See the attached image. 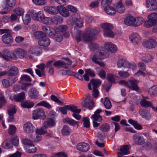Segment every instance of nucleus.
I'll list each match as a JSON object with an SVG mask.
<instances>
[{
    "mask_svg": "<svg viewBox=\"0 0 157 157\" xmlns=\"http://www.w3.org/2000/svg\"><path fill=\"white\" fill-rule=\"evenodd\" d=\"M117 51V50H94V55L92 58V61L95 64L104 67L105 64L99 60L107 58L110 54L114 53Z\"/></svg>",
    "mask_w": 157,
    "mask_h": 157,
    "instance_id": "f257e3e1",
    "label": "nucleus"
},
{
    "mask_svg": "<svg viewBox=\"0 0 157 157\" xmlns=\"http://www.w3.org/2000/svg\"><path fill=\"white\" fill-rule=\"evenodd\" d=\"M68 26L67 25H60L56 28L54 37L56 40L58 42H61L63 39V36L66 38H68L70 36V34L67 31Z\"/></svg>",
    "mask_w": 157,
    "mask_h": 157,
    "instance_id": "f03ea898",
    "label": "nucleus"
},
{
    "mask_svg": "<svg viewBox=\"0 0 157 157\" xmlns=\"http://www.w3.org/2000/svg\"><path fill=\"white\" fill-rule=\"evenodd\" d=\"M98 33L96 29L89 28L82 34V40L87 43H91L94 40V36Z\"/></svg>",
    "mask_w": 157,
    "mask_h": 157,
    "instance_id": "7ed1b4c3",
    "label": "nucleus"
},
{
    "mask_svg": "<svg viewBox=\"0 0 157 157\" xmlns=\"http://www.w3.org/2000/svg\"><path fill=\"white\" fill-rule=\"evenodd\" d=\"M0 57L7 60L8 59L12 60H16L17 59L16 50L13 51H10L9 50H4L2 53L0 52Z\"/></svg>",
    "mask_w": 157,
    "mask_h": 157,
    "instance_id": "20e7f679",
    "label": "nucleus"
},
{
    "mask_svg": "<svg viewBox=\"0 0 157 157\" xmlns=\"http://www.w3.org/2000/svg\"><path fill=\"white\" fill-rule=\"evenodd\" d=\"M101 27L103 29L105 36L110 38L114 37V33L111 30L113 28L112 24L106 23L102 24L101 25Z\"/></svg>",
    "mask_w": 157,
    "mask_h": 157,
    "instance_id": "39448f33",
    "label": "nucleus"
},
{
    "mask_svg": "<svg viewBox=\"0 0 157 157\" xmlns=\"http://www.w3.org/2000/svg\"><path fill=\"white\" fill-rule=\"evenodd\" d=\"M64 59L65 62L58 60L53 63V66L55 67H62L65 69H70V66L72 62L67 58Z\"/></svg>",
    "mask_w": 157,
    "mask_h": 157,
    "instance_id": "423d86ee",
    "label": "nucleus"
},
{
    "mask_svg": "<svg viewBox=\"0 0 157 157\" xmlns=\"http://www.w3.org/2000/svg\"><path fill=\"white\" fill-rule=\"evenodd\" d=\"M82 106L88 107L90 109H92L94 107V102L89 94H87L86 98L82 103Z\"/></svg>",
    "mask_w": 157,
    "mask_h": 157,
    "instance_id": "0eeeda50",
    "label": "nucleus"
},
{
    "mask_svg": "<svg viewBox=\"0 0 157 157\" xmlns=\"http://www.w3.org/2000/svg\"><path fill=\"white\" fill-rule=\"evenodd\" d=\"M33 119L35 120H37L40 118L44 119L45 118L46 115L42 109L38 108L33 111Z\"/></svg>",
    "mask_w": 157,
    "mask_h": 157,
    "instance_id": "6e6552de",
    "label": "nucleus"
},
{
    "mask_svg": "<svg viewBox=\"0 0 157 157\" xmlns=\"http://www.w3.org/2000/svg\"><path fill=\"white\" fill-rule=\"evenodd\" d=\"M130 41L135 45L139 44L141 42V38L137 33H133L129 36Z\"/></svg>",
    "mask_w": 157,
    "mask_h": 157,
    "instance_id": "1a4fd4ad",
    "label": "nucleus"
},
{
    "mask_svg": "<svg viewBox=\"0 0 157 157\" xmlns=\"http://www.w3.org/2000/svg\"><path fill=\"white\" fill-rule=\"evenodd\" d=\"M17 80L18 78L17 77L4 79L2 81V84L4 87L8 88L12 86Z\"/></svg>",
    "mask_w": 157,
    "mask_h": 157,
    "instance_id": "9d476101",
    "label": "nucleus"
},
{
    "mask_svg": "<svg viewBox=\"0 0 157 157\" xmlns=\"http://www.w3.org/2000/svg\"><path fill=\"white\" fill-rule=\"evenodd\" d=\"M32 18L35 21L40 22L42 21L44 17V14L42 11H40L37 13L34 11L31 12Z\"/></svg>",
    "mask_w": 157,
    "mask_h": 157,
    "instance_id": "9b49d317",
    "label": "nucleus"
},
{
    "mask_svg": "<svg viewBox=\"0 0 157 157\" xmlns=\"http://www.w3.org/2000/svg\"><path fill=\"white\" fill-rule=\"evenodd\" d=\"M133 140L136 145H142L144 143L145 139L140 134H135L133 136Z\"/></svg>",
    "mask_w": 157,
    "mask_h": 157,
    "instance_id": "f8f14e48",
    "label": "nucleus"
},
{
    "mask_svg": "<svg viewBox=\"0 0 157 157\" xmlns=\"http://www.w3.org/2000/svg\"><path fill=\"white\" fill-rule=\"evenodd\" d=\"M35 127L31 123L28 122L23 125V129L24 132L27 133H31L34 132Z\"/></svg>",
    "mask_w": 157,
    "mask_h": 157,
    "instance_id": "ddd939ff",
    "label": "nucleus"
},
{
    "mask_svg": "<svg viewBox=\"0 0 157 157\" xmlns=\"http://www.w3.org/2000/svg\"><path fill=\"white\" fill-rule=\"evenodd\" d=\"M142 45L145 48H153L156 46L157 43L155 40L150 39L144 42Z\"/></svg>",
    "mask_w": 157,
    "mask_h": 157,
    "instance_id": "4468645a",
    "label": "nucleus"
},
{
    "mask_svg": "<svg viewBox=\"0 0 157 157\" xmlns=\"http://www.w3.org/2000/svg\"><path fill=\"white\" fill-rule=\"evenodd\" d=\"M147 7L151 10L155 11L157 9V2L156 0H147Z\"/></svg>",
    "mask_w": 157,
    "mask_h": 157,
    "instance_id": "2eb2a0df",
    "label": "nucleus"
},
{
    "mask_svg": "<svg viewBox=\"0 0 157 157\" xmlns=\"http://www.w3.org/2000/svg\"><path fill=\"white\" fill-rule=\"evenodd\" d=\"M77 149L79 151L82 152H86L90 149L89 145L86 143H80L77 145Z\"/></svg>",
    "mask_w": 157,
    "mask_h": 157,
    "instance_id": "dca6fc26",
    "label": "nucleus"
},
{
    "mask_svg": "<svg viewBox=\"0 0 157 157\" xmlns=\"http://www.w3.org/2000/svg\"><path fill=\"white\" fill-rule=\"evenodd\" d=\"M101 82L100 80L98 79H93L90 81L88 84V87L89 90L92 89L91 85L93 86V88H97L101 85Z\"/></svg>",
    "mask_w": 157,
    "mask_h": 157,
    "instance_id": "f3484780",
    "label": "nucleus"
},
{
    "mask_svg": "<svg viewBox=\"0 0 157 157\" xmlns=\"http://www.w3.org/2000/svg\"><path fill=\"white\" fill-rule=\"evenodd\" d=\"M36 67L38 69L35 70L36 74L39 77H41L42 76L44 75V70L45 67V64L42 63L36 66Z\"/></svg>",
    "mask_w": 157,
    "mask_h": 157,
    "instance_id": "a211bd4d",
    "label": "nucleus"
},
{
    "mask_svg": "<svg viewBox=\"0 0 157 157\" xmlns=\"http://www.w3.org/2000/svg\"><path fill=\"white\" fill-rule=\"evenodd\" d=\"M85 74L83 75L84 79L86 81L89 80V76L94 77L95 75L94 71L90 68L86 69L85 70Z\"/></svg>",
    "mask_w": 157,
    "mask_h": 157,
    "instance_id": "6ab92c4d",
    "label": "nucleus"
},
{
    "mask_svg": "<svg viewBox=\"0 0 157 157\" xmlns=\"http://www.w3.org/2000/svg\"><path fill=\"white\" fill-rule=\"evenodd\" d=\"M44 9L45 11L51 14H57L59 13L58 6L55 7L46 6L44 7Z\"/></svg>",
    "mask_w": 157,
    "mask_h": 157,
    "instance_id": "aec40b11",
    "label": "nucleus"
},
{
    "mask_svg": "<svg viewBox=\"0 0 157 157\" xmlns=\"http://www.w3.org/2000/svg\"><path fill=\"white\" fill-rule=\"evenodd\" d=\"M138 82L136 80H130L128 81L127 87L131 90L137 91L139 88L137 86Z\"/></svg>",
    "mask_w": 157,
    "mask_h": 157,
    "instance_id": "412c9836",
    "label": "nucleus"
},
{
    "mask_svg": "<svg viewBox=\"0 0 157 157\" xmlns=\"http://www.w3.org/2000/svg\"><path fill=\"white\" fill-rule=\"evenodd\" d=\"M2 40L4 43L10 44L13 42V39L10 34L6 33L2 36Z\"/></svg>",
    "mask_w": 157,
    "mask_h": 157,
    "instance_id": "4be33fe9",
    "label": "nucleus"
},
{
    "mask_svg": "<svg viewBox=\"0 0 157 157\" xmlns=\"http://www.w3.org/2000/svg\"><path fill=\"white\" fill-rule=\"evenodd\" d=\"M102 112V110L100 109H98L94 112V114L91 116V118L93 121H97L101 122L102 120V118L99 114Z\"/></svg>",
    "mask_w": 157,
    "mask_h": 157,
    "instance_id": "5701e85b",
    "label": "nucleus"
},
{
    "mask_svg": "<svg viewBox=\"0 0 157 157\" xmlns=\"http://www.w3.org/2000/svg\"><path fill=\"white\" fill-rule=\"evenodd\" d=\"M50 43V40L48 37H46L45 36L40 40L38 41L39 44L41 46L47 47L49 46Z\"/></svg>",
    "mask_w": 157,
    "mask_h": 157,
    "instance_id": "b1692460",
    "label": "nucleus"
},
{
    "mask_svg": "<svg viewBox=\"0 0 157 157\" xmlns=\"http://www.w3.org/2000/svg\"><path fill=\"white\" fill-rule=\"evenodd\" d=\"M139 113L140 116L146 120H149L151 117V114L147 110L141 109L139 110Z\"/></svg>",
    "mask_w": 157,
    "mask_h": 157,
    "instance_id": "393cba45",
    "label": "nucleus"
},
{
    "mask_svg": "<svg viewBox=\"0 0 157 157\" xmlns=\"http://www.w3.org/2000/svg\"><path fill=\"white\" fill-rule=\"evenodd\" d=\"M104 10L107 14L110 15H114L116 13L115 8L110 6H105Z\"/></svg>",
    "mask_w": 157,
    "mask_h": 157,
    "instance_id": "a878e982",
    "label": "nucleus"
},
{
    "mask_svg": "<svg viewBox=\"0 0 157 157\" xmlns=\"http://www.w3.org/2000/svg\"><path fill=\"white\" fill-rule=\"evenodd\" d=\"M42 28V29L45 33L49 36H54L55 30L53 28L48 25L43 26Z\"/></svg>",
    "mask_w": 157,
    "mask_h": 157,
    "instance_id": "bb28decb",
    "label": "nucleus"
},
{
    "mask_svg": "<svg viewBox=\"0 0 157 157\" xmlns=\"http://www.w3.org/2000/svg\"><path fill=\"white\" fill-rule=\"evenodd\" d=\"M18 73V70L16 67H12L6 72V74L10 76H14L16 75Z\"/></svg>",
    "mask_w": 157,
    "mask_h": 157,
    "instance_id": "cd10ccee",
    "label": "nucleus"
},
{
    "mask_svg": "<svg viewBox=\"0 0 157 157\" xmlns=\"http://www.w3.org/2000/svg\"><path fill=\"white\" fill-rule=\"evenodd\" d=\"M59 12L63 17H66L69 15V13L68 10L65 7L62 6H58Z\"/></svg>",
    "mask_w": 157,
    "mask_h": 157,
    "instance_id": "c85d7f7f",
    "label": "nucleus"
},
{
    "mask_svg": "<svg viewBox=\"0 0 157 157\" xmlns=\"http://www.w3.org/2000/svg\"><path fill=\"white\" fill-rule=\"evenodd\" d=\"M24 148L25 151L29 153H35L37 150L33 144L29 145V146H24Z\"/></svg>",
    "mask_w": 157,
    "mask_h": 157,
    "instance_id": "c756f323",
    "label": "nucleus"
},
{
    "mask_svg": "<svg viewBox=\"0 0 157 157\" xmlns=\"http://www.w3.org/2000/svg\"><path fill=\"white\" fill-rule=\"evenodd\" d=\"M134 17L129 16L126 17L124 19V23L129 26H134Z\"/></svg>",
    "mask_w": 157,
    "mask_h": 157,
    "instance_id": "7c9ffc66",
    "label": "nucleus"
},
{
    "mask_svg": "<svg viewBox=\"0 0 157 157\" xmlns=\"http://www.w3.org/2000/svg\"><path fill=\"white\" fill-rule=\"evenodd\" d=\"M56 124L54 120L52 119H48L47 121H44L43 123V126L45 128H48L49 126H53Z\"/></svg>",
    "mask_w": 157,
    "mask_h": 157,
    "instance_id": "2f4dec72",
    "label": "nucleus"
},
{
    "mask_svg": "<svg viewBox=\"0 0 157 157\" xmlns=\"http://www.w3.org/2000/svg\"><path fill=\"white\" fill-rule=\"evenodd\" d=\"M29 95L32 99H36L38 97V93L35 88H32L30 90Z\"/></svg>",
    "mask_w": 157,
    "mask_h": 157,
    "instance_id": "473e14b6",
    "label": "nucleus"
},
{
    "mask_svg": "<svg viewBox=\"0 0 157 157\" xmlns=\"http://www.w3.org/2000/svg\"><path fill=\"white\" fill-rule=\"evenodd\" d=\"M115 10L116 12L117 11L120 13H124L125 11V7L123 5L121 2H119L116 6Z\"/></svg>",
    "mask_w": 157,
    "mask_h": 157,
    "instance_id": "72a5a7b5",
    "label": "nucleus"
},
{
    "mask_svg": "<svg viewBox=\"0 0 157 157\" xmlns=\"http://www.w3.org/2000/svg\"><path fill=\"white\" fill-rule=\"evenodd\" d=\"M17 58L22 59L25 57L27 53L25 50H16Z\"/></svg>",
    "mask_w": 157,
    "mask_h": 157,
    "instance_id": "f704fd0d",
    "label": "nucleus"
},
{
    "mask_svg": "<svg viewBox=\"0 0 157 157\" xmlns=\"http://www.w3.org/2000/svg\"><path fill=\"white\" fill-rule=\"evenodd\" d=\"M149 94L152 96H157V85L154 86L150 88L148 90Z\"/></svg>",
    "mask_w": 157,
    "mask_h": 157,
    "instance_id": "c9c22d12",
    "label": "nucleus"
},
{
    "mask_svg": "<svg viewBox=\"0 0 157 157\" xmlns=\"http://www.w3.org/2000/svg\"><path fill=\"white\" fill-rule=\"evenodd\" d=\"M128 121L130 124L132 125L136 129L140 130L142 129V126L138 123L136 121L132 119H129L128 120Z\"/></svg>",
    "mask_w": 157,
    "mask_h": 157,
    "instance_id": "e433bc0d",
    "label": "nucleus"
},
{
    "mask_svg": "<svg viewBox=\"0 0 157 157\" xmlns=\"http://www.w3.org/2000/svg\"><path fill=\"white\" fill-rule=\"evenodd\" d=\"M134 27H137L142 24L144 21V19L142 17H134Z\"/></svg>",
    "mask_w": 157,
    "mask_h": 157,
    "instance_id": "4c0bfd02",
    "label": "nucleus"
},
{
    "mask_svg": "<svg viewBox=\"0 0 157 157\" xmlns=\"http://www.w3.org/2000/svg\"><path fill=\"white\" fill-rule=\"evenodd\" d=\"M7 10L10 11L12 9L16 4L15 0H6Z\"/></svg>",
    "mask_w": 157,
    "mask_h": 157,
    "instance_id": "58836bf2",
    "label": "nucleus"
},
{
    "mask_svg": "<svg viewBox=\"0 0 157 157\" xmlns=\"http://www.w3.org/2000/svg\"><path fill=\"white\" fill-rule=\"evenodd\" d=\"M63 21V18L60 16H56L52 18V22L56 24H60Z\"/></svg>",
    "mask_w": 157,
    "mask_h": 157,
    "instance_id": "ea45409f",
    "label": "nucleus"
},
{
    "mask_svg": "<svg viewBox=\"0 0 157 157\" xmlns=\"http://www.w3.org/2000/svg\"><path fill=\"white\" fill-rule=\"evenodd\" d=\"M25 98V94L24 92H22L20 94L15 95L14 97V99L16 101H21L23 100Z\"/></svg>",
    "mask_w": 157,
    "mask_h": 157,
    "instance_id": "a19ab883",
    "label": "nucleus"
},
{
    "mask_svg": "<svg viewBox=\"0 0 157 157\" xmlns=\"http://www.w3.org/2000/svg\"><path fill=\"white\" fill-rule=\"evenodd\" d=\"M140 103L142 106L144 107H151L152 105V103L151 102L145 99L141 100Z\"/></svg>",
    "mask_w": 157,
    "mask_h": 157,
    "instance_id": "79ce46f5",
    "label": "nucleus"
},
{
    "mask_svg": "<svg viewBox=\"0 0 157 157\" xmlns=\"http://www.w3.org/2000/svg\"><path fill=\"white\" fill-rule=\"evenodd\" d=\"M129 147L127 145H125L121 146L120 148V151L121 152L123 155H128L130 153L129 151Z\"/></svg>",
    "mask_w": 157,
    "mask_h": 157,
    "instance_id": "37998d69",
    "label": "nucleus"
},
{
    "mask_svg": "<svg viewBox=\"0 0 157 157\" xmlns=\"http://www.w3.org/2000/svg\"><path fill=\"white\" fill-rule=\"evenodd\" d=\"M71 132L70 127L67 125L64 126L62 130V133L63 135H69Z\"/></svg>",
    "mask_w": 157,
    "mask_h": 157,
    "instance_id": "c03bdc74",
    "label": "nucleus"
},
{
    "mask_svg": "<svg viewBox=\"0 0 157 157\" xmlns=\"http://www.w3.org/2000/svg\"><path fill=\"white\" fill-rule=\"evenodd\" d=\"M22 19L25 25H28L31 22V19L29 14H26L24 16H22Z\"/></svg>",
    "mask_w": 157,
    "mask_h": 157,
    "instance_id": "a18cd8bd",
    "label": "nucleus"
},
{
    "mask_svg": "<svg viewBox=\"0 0 157 157\" xmlns=\"http://www.w3.org/2000/svg\"><path fill=\"white\" fill-rule=\"evenodd\" d=\"M21 105L22 107L30 108L34 106V103L32 102L27 101L22 103Z\"/></svg>",
    "mask_w": 157,
    "mask_h": 157,
    "instance_id": "49530a36",
    "label": "nucleus"
},
{
    "mask_svg": "<svg viewBox=\"0 0 157 157\" xmlns=\"http://www.w3.org/2000/svg\"><path fill=\"white\" fill-rule=\"evenodd\" d=\"M75 38L78 42H79L82 40V34L79 30H76L75 33Z\"/></svg>",
    "mask_w": 157,
    "mask_h": 157,
    "instance_id": "de8ad7c7",
    "label": "nucleus"
},
{
    "mask_svg": "<svg viewBox=\"0 0 157 157\" xmlns=\"http://www.w3.org/2000/svg\"><path fill=\"white\" fill-rule=\"evenodd\" d=\"M63 122L71 125H75L77 124L78 122L69 118H67L63 120Z\"/></svg>",
    "mask_w": 157,
    "mask_h": 157,
    "instance_id": "09e8293b",
    "label": "nucleus"
},
{
    "mask_svg": "<svg viewBox=\"0 0 157 157\" xmlns=\"http://www.w3.org/2000/svg\"><path fill=\"white\" fill-rule=\"evenodd\" d=\"M104 46L105 49H116L117 48L116 45L112 43H106L105 44Z\"/></svg>",
    "mask_w": 157,
    "mask_h": 157,
    "instance_id": "8fccbe9b",
    "label": "nucleus"
},
{
    "mask_svg": "<svg viewBox=\"0 0 157 157\" xmlns=\"http://www.w3.org/2000/svg\"><path fill=\"white\" fill-rule=\"evenodd\" d=\"M13 12L17 16H22L24 13V11L22 8L18 7L14 9Z\"/></svg>",
    "mask_w": 157,
    "mask_h": 157,
    "instance_id": "3c124183",
    "label": "nucleus"
},
{
    "mask_svg": "<svg viewBox=\"0 0 157 157\" xmlns=\"http://www.w3.org/2000/svg\"><path fill=\"white\" fill-rule=\"evenodd\" d=\"M17 111V109L14 105H12L10 106L8 109V114L14 115Z\"/></svg>",
    "mask_w": 157,
    "mask_h": 157,
    "instance_id": "603ef678",
    "label": "nucleus"
},
{
    "mask_svg": "<svg viewBox=\"0 0 157 157\" xmlns=\"http://www.w3.org/2000/svg\"><path fill=\"white\" fill-rule=\"evenodd\" d=\"M83 22L82 19L80 17L75 18L74 21V22L75 23V25L79 27L83 25Z\"/></svg>",
    "mask_w": 157,
    "mask_h": 157,
    "instance_id": "864d4df0",
    "label": "nucleus"
},
{
    "mask_svg": "<svg viewBox=\"0 0 157 157\" xmlns=\"http://www.w3.org/2000/svg\"><path fill=\"white\" fill-rule=\"evenodd\" d=\"M2 147L5 149H8L12 147L10 141L8 140H6L2 144Z\"/></svg>",
    "mask_w": 157,
    "mask_h": 157,
    "instance_id": "5fc2aeb1",
    "label": "nucleus"
},
{
    "mask_svg": "<svg viewBox=\"0 0 157 157\" xmlns=\"http://www.w3.org/2000/svg\"><path fill=\"white\" fill-rule=\"evenodd\" d=\"M153 59V57L151 55L147 54L144 56L142 58V61L145 63H148L151 61Z\"/></svg>",
    "mask_w": 157,
    "mask_h": 157,
    "instance_id": "6e6d98bb",
    "label": "nucleus"
},
{
    "mask_svg": "<svg viewBox=\"0 0 157 157\" xmlns=\"http://www.w3.org/2000/svg\"><path fill=\"white\" fill-rule=\"evenodd\" d=\"M107 77L109 81L110 82H114L115 81L117 76L114 75L109 73L107 74Z\"/></svg>",
    "mask_w": 157,
    "mask_h": 157,
    "instance_id": "4d7b16f0",
    "label": "nucleus"
},
{
    "mask_svg": "<svg viewBox=\"0 0 157 157\" xmlns=\"http://www.w3.org/2000/svg\"><path fill=\"white\" fill-rule=\"evenodd\" d=\"M148 18L149 20L155 21L156 23L157 20V13H153L149 14L148 16Z\"/></svg>",
    "mask_w": 157,
    "mask_h": 157,
    "instance_id": "13d9d810",
    "label": "nucleus"
},
{
    "mask_svg": "<svg viewBox=\"0 0 157 157\" xmlns=\"http://www.w3.org/2000/svg\"><path fill=\"white\" fill-rule=\"evenodd\" d=\"M34 37L37 39L41 38L45 36V34L41 31H37L33 33Z\"/></svg>",
    "mask_w": 157,
    "mask_h": 157,
    "instance_id": "bf43d9fd",
    "label": "nucleus"
},
{
    "mask_svg": "<svg viewBox=\"0 0 157 157\" xmlns=\"http://www.w3.org/2000/svg\"><path fill=\"white\" fill-rule=\"evenodd\" d=\"M104 104L105 108L107 109H110L112 107L111 103L109 99L107 98H105Z\"/></svg>",
    "mask_w": 157,
    "mask_h": 157,
    "instance_id": "052dcab7",
    "label": "nucleus"
},
{
    "mask_svg": "<svg viewBox=\"0 0 157 157\" xmlns=\"http://www.w3.org/2000/svg\"><path fill=\"white\" fill-rule=\"evenodd\" d=\"M143 144V147L144 149L147 150H149L152 147V144L149 142L147 141L145 142H144V143Z\"/></svg>",
    "mask_w": 157,
    "mask_h": 157,
    "instance_id": "680f3d73",
    "label": "nucleus"
},
{
    "mask_svg": "<svg viewBox=\"0 0 157 157\" xmlns=\"http://www.w3.org/2000/svg\"><path fill=\"white\" fill-rule=\"evenodd\" d=\"M37 105L43 106L48 109H51L52 108V106L50 105L45 101L39 102L37 104Z\"/></svg>",
    "mask_w": 157,
    "mask_h": 157,
    "instance_id": "e2e57ef3",
    "label": "nucleus"
},
{
    "mask_svg": "<svg viewBox=\"0 0 157 157\" xmlns=\"http://www.w3.org/2000/svg\"><path fill=\"white\" fill-rule=\"evenodd\" d=\"M12 144L15 146H17L19 144L18 137L16 136H13L11 139Z\"/></svg>",
    "mask_w": 157,
    "mask_h": 157,
    "instance_id": "0e129e2a",
    "label": "nucleus"
},
{
    "mask_svg": "<svg viewBox=\"0 0 157 157\" xmlns=\"http://www.w3.org/2000/svg\"><path fill=\"white\" fill-rule=\"evenodd\" d=\"M156 23L155 21H153L151 20H149L146 21L144 25L145 26L147 27H150L155 25Z\"/></svg>",
    "mask_w": 157,
    "mask_h": 157,
    "instance_id": "69168bd1",
    "label": "nucleus"
},
{
    "mask_svg": "<svg viewBox=\"0 0 157 157\" xmlns=\"http://www.w3.org/2000/svg\"><path fill=\"white\" fill-rule=\"evenodd\" d=\"M69 108H70L69 105H66L63 107H60L59 109L63 114H66L67 113V110H69Z\"/></svg>",
    "mask_w": 157,
    "mask_h": 157,
    "instance_id": "338daca9",
    "label": "nucleus"
},
{
    "mask_svg": "<svg viewBox=\"0 0 157 157\" xmlns=\"http://www.w3.org/2000/svg\"><path fill=\"white\" fill-rule=\"evenodd\" d=\"M20 79L22 81H25L31 82L32 79L28 75H22L21 76Z\"/></svg>",
    "mask_w": 157,
    "mask_h": 157,
    "instance_id": "774afa93",
    "label": "nucleus"
}]
</instances>
